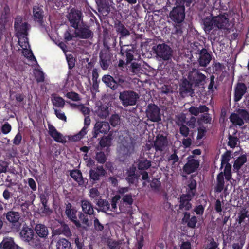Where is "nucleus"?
Listing matches in <instances>:
<instances>
[{
  "label": "nucleus",
  "mask_w": 249,
  "mask_h": 249,
  "mask_svg": "<svg viewBox=\"0 0 249 249\" xmlns=\"http://www.w3.org/2000/svg\"><path fill=\"white\" fill-rule=\"evenodd\" d=\"M15 28L16 35L18 39V43L22 49L23 54L31 60L36 61L31 50L27 37V31L29 26L26 22H22L20 17H18L15 19Z\"/></svg>",
  "instance_id": "nucleus-1"
},
{
  "label": "nucleus",
  "mask_w": 249,
  "mask_h": 249,
  "mask_svg": "<svg viewBox=\"0 0 249 249\" xmlns=\"http://www.w3.org/2000/svg\"><path fill=\"white\" fill-rule=\"evenodd\" d=\"M140 96L138 93L132 90H125L120 92L119 98L124 107L133 106L136 104Z\"/></svg>",
  "instance_id": "nucleus-2"
},
{
  "label": "nucleus",
  "mask_w": 249,
  "mask_h": 249,
  "mask_svg": "<svg viewBox=\"0 0 249 249\" xmlns=\"http://www.w3.org/2000/svg\"><path fill=\"white\" fill-rule=\"evenodd\" d=\"M157 56L164 61H168L171 59L173 54V50L171 47L165 43L159 44L153 47Z\"/></svg>",
  "instance_id": "nucleus-3"
},
{
  "label": "nucleus",
  "mask_w": 249,
  "mask_h": 249,
  "mask_svg": "<svg viewBox=\"0 0 249 249\" xmlns=\"http://www.w3.org/2000/svg\"><path fill=\"white\" fill-rule=\"evenodd\" d=\"M49 133L51 137L57 142L65 143L67 139L70 142H76L78 140V135H69L68 136H63L61 133L57 131L55 127L51 125L48 126Z\"/></svg>",
  "instance_id": "nucleus-4"
},
{
  "label": "nucleus",
  "mask_w": 249,
  "mask_h": 249,
  "mask_svg": "<svg viewBox=\"0 0 249 249\" xmlns=\"http://www.w3.org/2000/svg\"><path fill=\"white\" fill-rule=\"evenodd\" d=\"M169 18L176 24L182 23L185 18V8L183 6L177 5L171 10Z\"/></svg>",
  "instance_id": "nucleus-5"
},
{
  "label": "nucleus",
  "mask_w": 249,
  "mask_h": 249,
  "mask_svg": "<svg viewBox=\"0 0 249 249\" xmlns=\"http://www.w3.org/2000/svg\"><path fill=\"white\" fill-rule=\"evenodd\" d=\"M188 78L196 87L203 86L206 83L207 77L196 69H192L189 71Z\"/></svg>",
  "instance_id": "nucleus-6"
},
{
  "label": "nucleus",
  "mask_w": 249,
  "mask_h": 249,
  "mask_svg": "<svg viewBox=\"0 0 249 249\" xmlns=\"http://www.w3.org/2000/svg\"><path fill=\"white\" fill-rule=\"evenodd\" d=\"M199 160L194 158L193 156H190L187 158V162L182 167V176L196 172L199 167Z\"/></svg>",
  "instance_id": "nucleus-7"
},
{
  "label": "nucleus",
  "mask_w": 249,
  "mask_h": 249,
  "mask_svg": "<svg viewBox=\"0 0 249 249\" xmlns=\"http://www.w3.org/2000/svg\"><path fill=\"white\" fill-rule=\"evenodd\" d=\"M146 115L148 119L153 122L161 121V109L154 104H149L146 107Z\"/></svg>",
  "instance_id": "nucleus-8"
},
{
  "label": "nucleus",
  "mask_w": 249,
  "mask_h": 249,
  "mask_svg": "<svg viewBox=\"0 0 249 249\" xmlns=\"http://www.w3.org/2000/svg\"><path fill=\"white\" fill-rule=\"evenodd\" d=\"M79 38L88 39L93 37V33L90 29V26L84 22L82 13L79 11Z\"/></svg>",
  "instance_id": "nucleus-9"
},
{
  "label": "nucleus",
  "mask_w": 249,
  "mask_h": 249,
  "mask_svg": "<svg viewBox=\"0 0 249 249\" xmlns=\"http://www.w3.org/2000/svg\"><path fill=\"white\" fill-rule=\"evenodd\" d=\"M79 109L80 111L81 112V113L83 114V115L85 116V126L82 128V129L81 130L80 132H79V138H81L82 137L86 134L87 132V130L88 127L90 124L91 120L89 116V114L90 112V110L89 107L84 106V105L82 104L79 105Z\"/></svg>",
  "instance_id": "nucleus-10"
},
{
  "label": "nucleus",
  "mask_w": 249,
  "mask_h": 249,
  "mask_svg": "<svg viewBox=\"0 0 249 249\" xmlns=\"http://www.w3.org/2000/svg\"><path fill=\"white\" fill-rule=\"evenodd\" d=\"M198 57L197 61L199 66L206 67L209 65L212 58L211 52H209L206 48H202L201 50H198Z\"/></svg>",
  "instance_id": "nucleus-11"
},
{
  "label": "nucleus",
  "mask_w": 249,
  "mask_h": 249,
  "mask_svg": "<svg viewBox=\"0 0 249 249\" xmlns=\"http://www.w3.org/2000/svg\"><path fill=\"white\" fill-rule=\"evenodd\" d=\"M168 145L167 136L162 134L157 135L154 142L153 147L156 151H163Z\"/></svg>",
  "instance_id": "nucleus-12"
},
{
  "label": "nucleus",
  "mask_w": 249,
  "mask_h": 249,
  "mask_svg": "<svg viewBox=\"0 0 249 249\" xmlns=\"http://www.w3.org/2000/svg\"><path fill=\"white\" fill-rule=\"evenodd\" d=\"M110 129V124L108 122H97L94 126L93 136L94 138H97L100 133L107 134L109 132Z\"/></svg>",
  "instance_id": "nucleus-13"
},
{
  "label": "nucleus",
  "mask_w": 249,
  "mask_h": 249,
  "mask_svg": "<svg viewBox=\"0 0 249 249\" xmlns=\"http://www.w3.org/2000/svg\"><path fill=\"white\" fill-rule=\"evenodd\" d=\"M137 168L132 165L126 170V180L129 185L137 184L140 176L136 173Z\"/></svg>",
  "instance_id": "nucleus-14"
},
{
  "label": "nucleus",
  "mask_w": 249,
  "mask_h": 249,
  "mask_svg": "<svg viewBox=\"0 0 249 249\" xmlns=\"http://www.w3.org/2000/svg\"><path fill=\"white\" fill-rule=\"evenodd\" d=\"M247 92V86L244 83H242V82H238L234 87V101H240L245 93H246Z\"/></svg>",
  "instance_id": "nucleus-15"
},
{
  "label": "nucleus",
  "mask_w": 249,
  "mask_h": 249,
  "mask_svg": "<svg viewBox=\"0 0 249 249\" xmlns=\"http://www.w3.org/2000/svg\"><path fill=\"white\" fill-rule=\"evenodd\" d=\"M201 25L206 34H209L215 26L214 17L212 14L203 18L201 20Z\"/></svg>",
  "instance_id": "nucleus-16"
},
{
  "label": "nucleus",
  "mask_w": 249,
  "mask_h": 249,
  "mask_svg": "<svg viewBox=\"0 0 249 249\" xmlns=\"http://www.w3.org/2000/svg\"><path fill=\"white\" fill-rule=\"evenodd\" d=\"M192 199L185 194L180 195L179 200V210H183L185 212L190 210L192 208V204L191 203Z\"/></svg>",
  "instance_id": "nucleus-17"
},
{
  "label": "nucleus",
  "mask_w": 249,
  "mask_h": 249,
  "mask_svg": "<svg viewBox=\"0 0 249 249\" xmlns=\"http://www.w3.org/2000/svg\"><path fill=\"white\" fill-rule=\"evenodd\" d=\"M135 150V142L131 139L130 142L126 144H123L120 147V154H121L124 158L129 156L134 152Z\"/></svg>",
  "instance_id": "nucleus-18"
},
{
  "label": "nucleus",
  "mask_w": 249,
  "mask_h": 249,
  "mask_svg": "<svg viewBox=\"0 0 249 249\" xmlns=\"http://www.w3.org/2000/svg\"><path fill=\"white\" fill-rule=\"evenodd\" d=\"M135 50L132 46H127L126 47H122L120 53L123 56L126 58V63L129 64L133 61L134 59V54Z\"/></svg>",
  "instance_id": "nucleus-19"
},
{
  "label": "nucleus",
  "mask_w": 249,
  "mask_h": 249,
  "mask_svg": "<svg viewBox=\"0 0 249 249\" xmlns=\"http://www.w3.org/2000/svg\"><path fill=\"white\" fill-rule=\"evenodd\" d=\"M214 190L215 193H221L223 190H227V187H225V178L222 172L219 173L216 177V184Z\"/></svg>",
  "instance_id": "nucleus-20"
},
{
  "label": "nucleus",
  "mask_w": 249,
  "mask_h": 249,
  "mask_svg": "<svg viewBox=\"0 0 249 249\" xmlns=\"http://www.w3.org/2000/svg\"><path fill=\"white\" fill-rule=\"evenodd\" d=\"M100 63L103 70H107L111 63L110 54L107 51L100 52L99 53Z\"/></svg>",
  "instance_id": "nucleus-21"
},
{
  "label": "nucleus",
  "mask_w": 249,
  "mask_h": 249,
  "mask_svg": "<svg viewBox=\"0 0 249 249\" xmlns=\"http://www.w3.org/2000/svg\"><path fill=\"white\" fill-rule=\"evenodd\" d=\"M115 84L116 85V89L120 87L126 88L130 87V82L128 78L125 75L119 74H115Z\"/></svg>",
  "instance_id": "nucleus-22"
},
{
  "label": "nucleus",
  "mask_w": 249,
  "mask_h": 249,
  "mask_svg": "<svg viewBox=\"0 0 249 249\" xmlns=\"http://www.w3.org/2000/svg\"><path fill=\"white\" fill-rule=\"evenodd\" d=\"M196 187V181L194 179H190L187 185L185 194L188 195L190 198L193 199L197 193Z\"/></svg>",
  "instance_id": "nucleus-23"
},
{
  "label": "nucleus",
  "mask_w": 249,
  "mask_h": 249,
  "mask_svg": "<svg viewBox=\"0 0 249 249\" xmlns=\"http://www.w3.org/2000/svg\"><path fill=\"white\" fill-rule=\"evenodd\" d=\"M107 173L106 171L102 165H98L96 168L89 171V175L90 178L94 181L98 180L100 177L104 176Z\"/></svg>",
  "instance_id": "nucleus-24"
},
{
  "label": "nucleus",
  "mask_w": 249,
  "mask_h": 249,
  "mask_svg": "<svg viewBox=\"0 0 249 249\" xmlns=\"http://www.w3.org/2000/svg\"><path fill=\"white\" fill-rule=\"evenodd\" d=\"M215 27L219 29H226L228 23L229 19L225 15H219L214 16Z\"/></svg>",
  "instance_id": "nucleus-25"
},
{
  "label": "nucleus",
  "mask_w": 249,
  "mask_h": 249,
  "mask_svg": "<svg viewBox=\"0 0 249 249\" xmlns=\"http://www.w3.org/2000/svg\"><path fill=\"white\" fill-rule=\"evenodd\" d=\"M94 112L95 115H97L99 118H106L109 114L108 107L106 105H97L94 108Z\"/></svg>",
  "instance_id": "nucleus-26"
},
{
  "label": "nucleus",
  "mask_w": 249,
  "mask_h": 249,
  "mask_svg": "<svg viewBox=\"0 0 249 249\" xmlns=\"http://www.w3.org/2000/svg\"><path fill=\"white\" fill-rule=\"evenodd\" d=\"M183 214L182 222L186 223L188 227L195 228L197 222V217L196 216L190 217V213L189 212H184Z\"/></svg>",
  "instance_id": "nucleus-27"
},
{
  "label": "nucleus",
  "mask_w": 249,
  "mask_h": 249,
  "mask_svg": "<svg viewBox=\"0 0 249 249\" xmlns=\"http://www.w3.org/2000/svg\"><path fill=\"white\" fill-rule=\"evenodd\" d=\"M91 215L86 214L84 213H80L79 215V227H82L84 229H87L89 226L92 225L91 219H89V217H90Z\"/></svg>",
  "instance_id": "nucleus-28"
},
{
  "label": "nucleus",
  "mask_w": 249,
  "mask_h": 249,
  "mask_svg": "<svg viewBox=\"0 0 249 249\" xmlns=\"http://www.w3.org/2000/svg\"><path fill=\"white\" fill-rule=\"evenodd\" d=\"M18 246L15 244L11 237L4 238L0 244V249H18Z\"/></svg>",
  "instance_id": "nucleus-29"
},
{
  "label": "nucleus",
  "mask_w": 249,
  "mask_h": 249,
  "mask_svg": "<svg viewBox=\"0 0 249 249\" xmlns=\"http://www.w3.org/2000/svg\"><path fill=\"white\" fill-rule=\"evenodd\" d=\"M102 81L106 87H109L113 90H116V85L115 84V75L113 77L111 75L106 74L103 76Z\"/></svg>",
  "instance_id": "nucleus-30"
},
{
  "label": "nucleus",
  "mask_w": 249,
  "mask_h": 249,
  "mask_svg": "<svg viewBox=\"0 0 249 249\" xmlns=\"http://www.w3.org/2000/svg\"><path fill=\"white\" fill-rule=\"evenodd\" d=\"M34 235L33 230L28 227H23L20 232L21 238L23 240L28 242L33 239Z\"/></svg>",
  "instance_id": "nucleus-31"
},
{
  "label": "nucleus",
  "mask_w": 249,
  "mask_h": 249,
  "mask_svg": "<svg viewBox=\"0 0 249 249\" xmlns=\"http://www.w3.org/2000/svg\"><path fill=\"white\" fill-rule=\"evenodd\" d=\"M115 29L117 32L119 34L120 38H123L127 36L130 35L129 30L120 21H118L117 23H115Z\"/></svg>",
  "instance_id": "nucleus-32"
},
{
  "label": "nucleus",
  "mask_w": 249,
  "mask_h": 249,
  "mask_svg": "<svg viewBox=\"0 0 249 249\" xmlns=\"http://www.w3.org/2000/svg\"><path fill=\"white\" fill-rule=\"evenodd\" d=\"M247 161V156L246 155H242L238 157L236 160H235L234 163L233 165V170L235 171H239V169Z\"/></svg>",
  "instance_id": "nucleus-33"
},
{
  "label": "nucleus",
  "mask_w": 249,
  "mask_h": 249,
  "mask_svg": "<svg viewBox=\"0 0 249 249\" xmlns=\"http://www.w3.org/2000/svg\"><path fill=\"white\" fill-rule=\"evenodd\" d=\"M192 83L190 80H187V79H184L182 81L181 85L180 90L182 92L185 93H194V89H192Z\"/></svg>",
  "instance_id": "nucleus-34"
},
{
  "label": "nucleus",
  "mask_w": 249,
  "mask_h": 249,
  "mask_svg": "<svg viewBox=\"0 0 249 249\" xmlns=\"http://www.w3.org/2000/svg\"><path fill=\"white\" fill-rule=\"evenodd\" d=\"M81 207L82 211L85 213L88 214L89 215H92V214H94L93 207L91 202L89 201H82Z\"/></svg>",
  "instance_id": "nucleus-35"
},
{
  "label": "nucleus",
  "mask_w": 249,
  "mask_h": 249,
  "mask_svg": "<svg viewBox=\"0 0 249 249\" xmlns=\"http://www.w3.org/2000/svg\"><path fill=\"white\" fill-rule=\"evenodd\" d=\"M35 229L36 234L41 238H45L48 234V230L44 225L41 224H37Z\"/></svg>",
  "instance_id": "nucleus-36"
},
{
  "label": "nucleus",
  "mask_w": 249,
  "mask_h": 249,
  "mask_svg": "<svg viewBox=\"0 0 249 249\" xmlns=\"http://www.w3.org/2000/svg\"><path fill=\"white\" fill-rule=\"evenodd\" d=\"M77 17L78 13L76 10H71L68 16L71 25L74 27L75 30L78 28Z\"/></svg>",
  "instance_id": "nucleus-37"
},
{
  "label": "nucleus",
  "mask_w": 249,
  "mask_h": 249,
  "mask_svg": "<svg viewBox=\"0 0 249 249\" xmlns=\"http://www.w3.org/2000/svg\"><path fill=\"white\" fill-rule=\"evenodd\" d=\"M230 121L232 122L233 125H237L242 126L244 124L243 118L240 117L238 113H232L229 117Z\"/></svg>",
  "instance_id": "nucleus-38"
},
{
  "label": "nucleus",
  "mask_w": 249,
  "mask_h": 249,
  "mask_svg": "<svg viewBox=\"0 0 249 249\" xmlns=\"http://www.w3.org/2000/svg\"><path fill=\"white\" fill-rule=\"evenodd\" d=\"M96 204L104 213L110 210V204L107 199H99Z\"/></svg>",
  "instance_id": "nucleus-39"
},
{
  "label": "nucleus",
  "mask_w": 249,
  "mask_h": 249,
  "mask_svg": "<svg viewBox=\"0 0 249 249\" xmlns=\"http://www.w3.org/2000/svg\"><path fill=\"white\" fill-rule=\"evenodd\" d=\"M19 218V214L17 212L10 211L6 214V219L7 220L13 224L18 223Z\"/></svg>",
  "instance_id": "nucleus-40"
},
{
  "label": "nucleus",
  "mask_w": 249,
  "mask_h": 249,
  "mask_svg": "<svg viewBox=\"0 0 249 249\" xmlns=\"http://www.w3.org/2000/svg\"><path fill=\"white\" fill-rule=\"evenodd\" d=\"M121 198V196L116 195L111 199L110 210L109 211L116 213H119V208L118 209L117 204Z\"/></svg>",
  "instance_id": "nucleus-41"
},
{
  "label": "nucleus",
  "mask_w": 249,
  "mask_h": 249,
  "mask_svg": "<svg viewBox=\"0 0 249 249\" xmlns=\"http://www.w3.org/2000/svg\"><path fill=\"white\" fill-rule=\"evenodd\" d=\"M232 166L230 163L225 164L224 170L222 172L223 176L224 177L226 181H230L232 178Z\"/></svg>",
  "instance_id": "nucleus-42"
},
{
  "label": "nucleus",
  "mask_w": 249,
  "mask_h": 249,
  "mask_svg": "<svg viewBox=\"0 0 249 249\" xmlns=\"http://www.w3.org/2000/svg\"><path fill=\"white\" fill-rule=\"evenodd\" d=\"M112 134L109 133L107 136H103L99 142L101 147H109L111 145Z\"/></svg>",
  "instance_id": "nucleus-43"
},
{
  "label": "nucleus",
  "mask_w": 249,
  "mask_h": 249,
  "mask_svg": "<svg viewBox=\"0 0 249 249\" xmlns=\"http://www.w3.org/2000/svg\"><path fill=\"white\" fill-rule=\"evenodd\" d=\"M119 213H124L127 214H132L133 213V207L129 206L127 204H123V201H121L119 204Z\"/></svg>",
  "instance_id": "nucleus-44"
},
{
  "label": "nucleus",
  "mask_w": 249,
  "mask_h": 249,
  "mask_svg": "<svg viewBox=\"0 0 249 249\" xmlns=\"http://www.w3.org/2000/svg\"><path fill=\"white\" fill-rule=\"evenodd\" d=\"M249 216V211L247 210L246 208H243L241 210L239 211L238 213V218L237 221L239 225H241L242 222L245 221L247 217Z\"/></svg>",
  "instance_id": "nucleus-45"
},
{
  "label": "nucleus",
  "mask_w": 249,
  "mask_h": 249,
  "mask_svg": "<svg viewBox=\"0 0 249 249\" xmlns=\"http://www.w3.org/2000/svg\"><path fill=\"white\" fill-rule=\"evenodd\" d=\"M71 243L66 239H59L56 243L57 249H70Z\"/></svg>",
  "instance_id": "nucleus-46"
},
{
  "label": "nucleus",
  "mask_w": 249,
  "mask_h": 249,
  "mask_svg": "<svg viewBox=\"0 0 249 249\" xmlns=\"http://www.w3.org/2000/svg\"><path fill=\"white\" fill-rule=\"evenodd\" d=\"M33 14L34 17L37 21H40L43 18V10L41 7L36 6L33 8Z\"/></svg>",
  "instance_id": "nucleus-47"
},
{
  "label": "nucleus",
  "mask_w": 249,
  "mask_h": 249,
  "mask_svg": "<svg viewBox=\"0 0 249 249\" xmlns=\"http://www.w3.org/2000/svg\"><path fill=\"white\" fill-rule=\"evenodd\" d=\"M151 166V162L147 159H144L139 161L138 168L139 170H145L149 168Z\"/></svg>",
  "instance_id": "nucleus-48"
},
{
  "label": "nucleus",
  "mask_w": 249,
  "mask_h": 249,
  "mask_svg": "<svg viewBox=\"0 0 249 249\" xmlns=\"http://www.w3.org/2000/svg\"><path fill=\"white\" fill-rule=\"evenodd\" d=\"M231 156V152L230 150H227L221 156L220 168H223L224 164L229 163Z\"/></svg>",
  "instance_id": "nucleus-49"
},
{
  "label": "nucleus",
  "mask_w": 249,
  "mask_h": 249,
  "mask_svg": "<svg viewBox=\"0 0 249 249\" xmlns=\"http://www.w3.org/2000/svg\"><path fill=\"white\" fill-rule=\"evenodd\" d=\"M52 102L53 105L57 107H63L65 105L64 99L59 96H53L52 98Z\"/></svg>",
  "instance_id": "nucleus-50"
},
{
  "label": "nucleus",
  "mask_w": 249,
  "mask_h": 249,
  "mask_svg": "<svg viewBox=\"0 0 249 249\" xmlns=\"http://www.w3.org/2000/svg\"><path fill=\"white\" fill-rule=\"evenodd\" d=\"M66 213L68 217L77 226L78 222L76 218V211L69 209H67Z\"/></svg>",
  "instance_id": "nucleus-51"
},
{
  "label": "nucleus",
  "mask_w": 249,
  "mask_h": 249,
  "mask_svg": "<svg viewBox=\"0 0 249 249\" xmlns=\"http://www.w3.org/2000/svg\"><path fill=\"white\" fill-rule=\"evenodd\" d=\"M34 73L37 82H43L44 79V74L41 71L40 68L38 67L34 70Z\"/></svg>",
  "instance_id": "nucleus-52"
},
{
  "label": "nucleus",
  "mask_w": 249,
  "mask_h": 249,
  "mask_svg": "<svg viewBox=\"0 0 249 249\" xmlns=\"http://www.w3.org/2000/svg\"><path fill=\"white\" fill-rule=\"evenodd\" d=\"M121 201H123V204H127L129 206L133 207L134 199L132 194H126L123 196Z\"/></svg>",
  "instance_id": "nucleus-53"
},
{
  "label": "nucleus",
  "mask_w": 249,
  "mask_h": 249,
  "mask_svg": "<svg viewBox=\"0 0 249 249\" xmlns=\"http://www.w3.org/2000/svg\"><path fill=\"white\" fill-rule=\"evenodd\" d=\"M107 157L104 152H96L95 159L100 164H104L106 162Z\"/></svg>",
  "instance_id": "nucleus-54"
},
{
  "label": "nucleus",
  "mask_w": 249,
  "mask_h": 249,
  "mask_svg": "<svg viewBox=\"0 0 249 249\" xmlns=\"http://www.w3.org/2000/svg\"><path fill=\"white\" fill-rule=\"evenodd\" d=\"M186 116L184 113H181L175 116V122L177 126H180L186 123Z\"/></svg>",
  "instance_id": "nucleus-55"
},
{
  "label": "nucleus",
  "mask_w": 249,
  "mask_h": 249,
  "mask_svg": "<svg viewBox=\"0 0 249 249\" xmlns=\"http://www.w3.org/2000/svg\"><path fill=\"white\" fill-rule=\"evenodd\" d=\"M219 245L218 242L215 241V239L213 238H211L208 239V241L207 243L205 249H216L217 248Z\"/></svg>",
  "instance_id": "nucleus-56"
},
{
  "label": "nucleus",
  "mask_w": 249,
  "mask_h": 249,
  "mask_svg": "<svg viewBox=\"0 0 249 249\" xmlns=\"http://www.w3.org/2000/svg\"><path fill=\"white\" fill-rule=\"evenodd\" d=\"M197 135L196 136V139L197 141L202 139L206 135L207 128L205 126H200L197 128Z\"/></svg>",
  "instance_id": "nucleus-57"
},
{
  "label": "nucleus",
  "mask_w": 249,
  "mask_h": 249,
  "mask_svg": "<svg viewBox=\"0 0 249 249\" xmlns=\"http://www.w3.org/2000/svg\"><path fill=\"white\" fill-rule=\"evenodd\" d=\"M167 159L168 161L172 162L173 165L175 164L176 162L178 161L179 159L178 156H177V150H175L173 154L168 156Z\"/></svg>",
  "instance_id": "nucleus-58"
},
{
  "label": "nucleus",
  "mask_w": 249,
  "mask_h": 249,
  "mask_svg": "<svg viewBox=\"0 0 249 249\" xmlns=\"http://www.w3.org/2000/svg\"><path fill=\"white\" fill-rule=\"evenodd\" d=\"M110 124L113 126H116L120 123V116L117 114H114L111 116L109 119Z\"/></svg>",
  "instance_id": "nucleus-59"
},
{
  "label": "nucleus",
  "mask_w": 249,
  "mask_h": 249,
  "mask_svg": "<svg viewBox=\"0 0 249 249\" xmlns=\"http://www.w3.org/2000/svg\"><path fill=\"white\" fill-rule=\"evenodd\" d=\"M229 141L228 142V145L231 148H234L237 144L238 139L235 136L229 135L228 137Z\"/></svg>",
  "instance_id": "nucleus-60"
},
{
  "label": "nucleus",
  "mask_w": 249,
  "mask_h": 249,
  "mask_svg": "<svg viewBox=\"0 0 249 249\" xmlns=\"http://www.w3.org/2000/svg\"><path fill=\"white\" fill-rule=\"evenodd\" d=\"M94 228L96 231H102L104 229V226L96 218L94 219Z\"/></svg>",
  "instance_id": "nucleus-61"
},
{
  "label": "nucleus",
  "mask_w": 249,
  "mask_h": 249,
  "mask_svg": "<svg viewBox=\"0 0 249 249\" xmlns=\"http://www.w3.org/2000/svg\"><path fill=\"white\" fill-rule=\"evenodd\" d=\"M107 246L111 249H118L120 247V243L118 241L108 240L107 242Z\"/></svg>",
  "instance_id": "nucleus-62"
},
{
  "label": "nucleus",
  "mask_w": 249,
  "mask_h": 249,
  "mask_svg": "<svg viewBox=\"0 0 249 249\" xmlns=\"http://www.w3.org/2000/svg\"><path fill=\"white\" fill-rule=\"evenodd\" d=\"M99 195L100 193L97 188H92L90 189L89 196L91 198L98 199Z\"/></svg>",
  "instance_id": "nucleus-63"
},
{
  "label": "nucleus",
  "mask_w": 249,
  "mask_h": 249,
  "mask_svg": "<svg viewBox=\"0 0 249 249\" xmlns=\"http://www.w3.org/2000/svg\"><path fill=\"white\" fill-rule=\"evenodd\" d=\"M179 132L182 136L187 137L189 135L190 129L185 124H183L179 127Z\"/></svg>",
  "instance_id": "nucleus-64"
}]
</instances>
